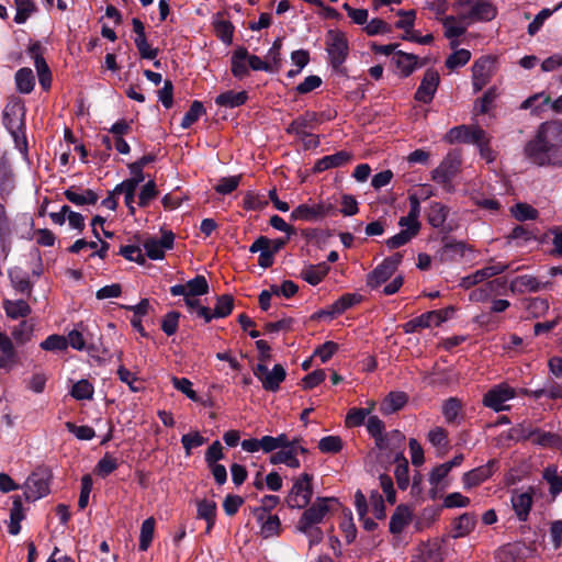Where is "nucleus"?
<instances>
[{"label":"nucleus","mask_w":562,"mask_h":562,"mask_svg":"<svg viewBox=\"0 0 562 562\" xmlns=\"http://www.w3.org/2000/svg\"><path fill=\"white\" fill-rule=\"evenodd\" d=\"M312 475L303 473L297 476L289 492L285 502L290 508H305L312 498Z\"/></svg>","instance_id":"obj_4"},{"label":"nucleus","mask_w":562,"mask_h":562,"mask_svg":"<svg viewBox=\"0 0 562 562\" xmlns=\"http://www.w3.org/2000/svg\"><path fill=\"white\" fill-rule=\"evenodd\" d=\"M460 159L454 154H448L440 165L431 172V179L440 184L449 183L458 173Z\"/></svg>","instance_id":"obj_13"},{"label":"nucleus","mask_w":562,"mask_h":562,"mask_svg":"<svg viewBox=\"0 0 562 562\" xmlns=\"http://www.w3.org/2000/svg\"><path fill=\"white\" fill-rule=\"evenodd\" d=\"M318 123L317 114L314 112H306L304 115L295 119L286 128V132L295 135H303L307 128H312Z\"/></svg>","instance_id":"obj_32"},{"label":"nucleus","mask_w":562,"mask_h":562,"mask_svg":"<svg viewBox=\"0 0 562 562\" xmlns=\"http://www.w3.org/2000/svg\"><path fill=\"white\" fill-rule=\"evenodd\" d=\"M335 213L331 203L321 201L314 204H300L291 212L292 221L316 222Z\"/></svg>","instance_id":"obj_6"},{"label":"nucleus","mask_w":562,"mask_h":562,"mask_svg":"<svg viewBox=\"0 0 562 562\" xmlns=\"http://www.w3.org/2000/svg\"><path fill=\"white\" fill-rule=\"evenodd\" d=\"M448 210L441 203L434 202L428 213V222L432 227H441L447 220Z\"/></svg>","instance_id":"obj_48"},{"label":"nucleus","mask_w":562,"mask_h":562,"mask_svg":"<svg viewBox=\"0 0 562 562\" xmlns=\"http://www.w3.org/2000/svg\"><path fill=\"white\" fill-rule=\"evenodd\" d=\"M154 530L155 519L153 517L145 519L140 527L139 550L146 551L149 548L154 537Z\"/></svg>","instance_id":"obj_47"},{"label":"nucleus","mask_w":562,"mask_h":562,"mask_svg":"<svg viewBox=\"0 0 562 562\" xmlns=\"http://www.w3.org/2000/svg\"><path fill=\"white\" fill-rule=\"evenodd\" d=\"M484 130L477 125H459L451 128L445 136L449 144L465 143L475 145L483 137Z\"/></svg>","instance_id":"obj_11"},{"label":"nucleus","mask_w":562,"mask_h":562,"mask_svg":"<svg viewBox=\"0 0 562 562\" xmlns=\"http://www.w3.org/2000/svg\"><path fill=\"white\" fill-rule=\"evenodd\" d=\"M375 403L371 401L368 408H351L346 416V424L349 427L360 426L364 423L366 418L370 415Z\"/></svg>","instance_id":"obj_44"},{"label":"nucleus","mask_w":562,"mask_h":562,"mask_svg":"<svg viewBox=\"0 0 562 562\" xmlns=\"http://www.w3.org/2000/svg\"><path fill=\"white\" fill-rule=\"evenodd\" d=\"M171 383L177 391L183 393L188 398L198 401L196 392L192 389V382L189 379L172 376Z\"/></svg>","instance_id":"obj_60"},{"label":"nucleus","mask_w":562,"mask_h":562,"mask_svg":"<svg viewBox=\"0 0 562 562\" xmlns=\"http://www.w3.org/2000/svg\"><path fill=\"white\" fill-rule=\"evenodd\" d=\"M340 529L342 530L348 543H351L356 539L357 529L353 524L352 514L350 510L344 513V518L340 522Z\"/></svg>","instance_id":"obj_63"},{"label":"nucleus","mask_w":562,"mask_h":562,"mask_svg":"<svg viewBox=\"0 0 562 562\" xmlns=\"http://www.w3.org/2000/svg\"><path fill=\"white\" fill-rule=\"evenodd\" d=\"M342 448V441L338 436H326L318 442V449L324 453H336Z\"/></svg>","instance_id":"obj_61"},{"label":"nucleus","mask_w":562,"mask_h":562,"mask_svg":"<svg viewBox=\"0 0 562 562\" xmlns=\"http://www.w3.org/2000/svg\"><path fill=\"white\" fill-rule=\"evenodd\" d=\"M285 437L286 435L284 434H281L278 437L263 436L262 438H260L261 450L266 453L277 451L279 447L284 445Z\"/></svg>","instance_id":"obj_62"},{"label":"nucleus","mask_w":562,"mask_h":562,"mask_svg":"<svg viewBox=\"0 0 562 562\" xmlns=\"http://www.w3.org/2000/svg\"><path fill=\"white\" fill-rule=\"evenodd\" d=\"M409 212L406 216H403L398 221L401 232L392 236L386 240V246L390 249L398 248L407 244L413 237H415L420 228L418 221L420 214V202L419 199L413 194L409 195Z\"/></svg>","instance_id":"obj_2"},{"label":"nucleus","mask_w":562,"mask_h":562,"mask_svg":"<svg viewBox=\"0 0 562 562\" xmlns=\"http://www.w3.org/2000/svg\"><path fill=\"white\" fill-rule=\"evenodd\" d=\"M449 472L448 467L443 464H439L430 471L428 481L430 484L429 496L431 499L438 498L449 486L446 481Z\"/></svg>","instance_id":"obj_22"},{"label":"nucleus","mask_w":562,"mask_h":562,"mask_svg":"<svg viewBox=\"0 0 562 562\" xmlns=\"http://www.w3.org/2000/svg\"><path fill=\"white\" fill-rule=\"evenodd\" d=\"M247 100V93L245 91L234 92V91H226L221 94H218L215 98V103L220 106L224 108H237L241 104H244Z\"/></svg>","instance_id":"obj_37"},{"label":"nucleus","mask_w":562,"mask_h":562,"mask_svg":"<svg viewBox=\"0 0 562 562\" xmlns=\"http://www.w3.org/2000/svg\"><path fill=\"white\" fill-rule=\"evenodd\" d=\"M407 402V395L404 392H391L381 404V412L383 414H392L402 407Z\"/></svg>","instance_id":"obj_38"},{"label":"nucleus","mask_w":562,"mask_h":562,"mask_svg":"<svg viewBox=\"0 0 562 562\" xmlns=\"http://www.w3.org/2000/svg\"><path fill=\"white\" fill-rule=\"evenodd\" d=\"M351 158L352 155L349 151L340 150L319 159L315 165V170L325 171L330 168L340 167L349 162Z\"/></svg>","instance_id":"obj_28"},{"label":"nucleus","mask_w":562,"mask_h":562,"mask_svg":"<svg viewBox=\"0 0 562 562\" xmlns=\"http://www.w3.org/2000/svg\"><path fill=\"white\" fill-rule=\"evenodd\" d=\"M562 8V2L559 3L553 10L542 9L535 19L528 25V34L535 35L543 25L544 21L551 16V14Z\"/></svg>","instance_id":"obj_56"},{"label":"nucleus","mask_w":562,"mask_h":562,"mask_svg":"<svg viewBox=\"0 0 562 562\" xmlns=\"http://www.w3.org/2000/svg\"><path fill=\"white\" fill-rule=\"evenodd\" d=\"M65 196L76 205L95 204L98 201V194L90 189L78 190L70 188L65 191Z\"/></svg>","instance_id":"obj_33"},{"label":"nucleus","mask_w":562,"mask_h":562,"mask_svg":"<svg viewBox=\"0 0 562 562\" xmlns=\"http://www.w3.org/2000/svg\"><path fill=\"white\" fill-rule=\"evenodd\" d=\"M453 313V308L430 311L411 321V325L420 326V328H427L431 326H439L446 322Z\"/></svg>","instance_id":"obj_24"},{"label":"nucleus","mask_w":562,"mask_h":562,"mask_svg":"<svg viewBox=\"0 0 562 562\" xmlns=\"http://www.w3.org/2000/svg\"><path fill=\"white\" fill-rule=\"evenodd\" d=\"M383 442L382 445H378V449L381 450V451H390V453L387 454V458H393L394 459V456L397 451H402L404 453V441H405V436L398 431V430H393L391 432H387L385 434V436L383 437Z\"/></svg>","instance_id":"obj_27"},{"label":"nucleus","mask_w":562,"mask_h":562,"mask_svg":"<svg viewBox=\"0 0 562 562\" xmlns=\"http://www.w3.org/2000/svg\"><path fill=\"white\" fill-rule=\"evenodd\" d=\"M393 461L396 463L395 479L397 486L401 490H406L409 484L407 459L402 451H397Z\"/></svg>","instance_id":"obj_34"},{"label":"nucleus","mask_w":562,"mask_h":562,"mask_svg":"<svg viewBox=\"0 0 562 562\" xmlns=\"http://www.w3.org/2000/svg\"><path fill=\"white\" fill-rule=\"evenodd\" d=\"M254 373L260 380L262 387L269 392H277L286 376L285 369L281 364H274L270 370L267 366L258 363Z\"/></svg>","instance_id":"obj_10"},{"label":"nucleus","mask_w":562,"mask_h":562,"mask_svg":"<svg viewBox=\"0 0 562 562\" xmlns=\"http://www.w3.org/2000/svg\"><path fill=\"white\" fill-rule=\"evenodd\" d=\"M248 52L244 47L237 48L232 56V72L237 78H243L248 74L247 68Z\"/></svg>","instance_id":"obj_39"},{"label":"nucleus","mask_w":562,"mask_h":562,"mask_svg":"<svg viewBox=\"0 0 562 562\" xmlns=\"http://www.w3.org/2000/svg\"><path fill=\"white\" fill-rule=\"evenodd\" d=\"M543 479L549 483L550 493L552 495H558L562 492V476L558 474L557 468H546L543 471Z\"/></svg>","instance_id":"obj_53"},{"label":"nucleus","mask_w":562,"mask_h":562,"mask_svg":"<svg viewBox=\"0 0 562 562\" xmlns=\"http://www.w3.org/2000/svg\"><path fill=\"white\" fill-rule=\"evenodd\" d=\"M439 85V75L434 69H428L424 74L423 80L415 92V99L423 103H429L434 99Z\"/></svg>","instance_id":"obj_19"},{"label":"nucleus","mask_w":562,"mask_h":562,"mask_svg":"<svg viewBox=\"0 0 562 562\" xmlns=\"http://www.w3.org/2000/svg\"><path fill=\"white\" fill-rule=\"evenodd\" d=\"M16 89L21 93H30L35 85L34 75L30 68H21L15 74Z\"/></svg>","instance_id":"obj_42"},{"label":"nucleus","mask_w":562,"mask_h":562,"mask_svg":"<svg viewBox=\"0 0 562 562\" xmlns=\"http://www.w3.org/2000/svg\"><path fill=\"white\" fill-rule=\"evenodd\" d=\"M205 112L203 104L200 101H193L189 111L184 114L181 121L182 128H189L195 123L200 116Z\"/></svg>","instance_id":"obj_51"},{"label":"nucleus","mask_w":562,"mask_h":562,"mask_svg":"<svg viewBox=\"0 0 562 562\" xmlns=\"http://www.w3.org/2000/svg\"><path fill=\"white\" fill-rule=\"evenodd\" d=\"M506 269L507 266L502 262H496L486 266L480 270H476L474 273L462 278L460 285L463 286L464 289H469L477 283L483 282L486 279H490L496 274L504 272Z\"/></svg>","instance_id":"obj_20"},{"label":"nucleus","mask_w":562,"mask_h":562,"mask_svg":"<svg viewBox=\"0 0 562 562\" xmlns=\"http://www.w3.org/2000/svg\"><path fill=\"white\" fill-rule=\"evenodd\" d=\"M23 490L26 501H37L48 494V480L45 474L34 472L26 479Z\"/></svg>","instance_id":"obj_12"},{"label":"nucleus","mask_w":562,"mask_h":562,"mask_svg":"<svg viewBox=\"0 0 562 562\" xmlns=\"http://www.w3.org/2000/svg\"><path fill=\"white\" fill-rule=\"evenodd\" d=\"M461 402L456 397L448 398L442 405V414L448 423H454L461 412Z\"/></svg>","instance_id":"obj_50"},{"label":"nucleus","mask_w":562,"mask_h":562,"mask_svg":"<svg viewBox=\"0 0 562 562\" xmlns=\"http://www.w3.org/2000/svg\"><path fill=\"white\" fill-rule=\"evenodd\" d=\"M368 432L375 439V445H382L384 434V423L378 416H369L367 422Z\"/></svg>","instance_id":"obj_49"},{"label":"nucleus","mask_w":562,"mask_h":562,"mask_svg":"<svg viewBox=\"0 0 562 562\" xmlns=\"http://www.w3.org/2000/svg\"><path fill=\"white\" fill-rule=\"evenodd\" d=\"M188 295L199 296L207 293L209 284L206 279L203 276H196L192 280H189L187 283Z\"/></svg>","instance_id":"obj_58"},{"label":"nucleus","mask_w":562,"mask_h":562,"mask_svg":"<svg viewBox=\"0 0 562 562\" xmlns=\"http://www.w3.org/2000/svg\"><path fill=\"white\" fill-rule=\"evenodd\" d=\"M8 276L12 286L21 293H29L32 289L29 273L19 267L8 270Z\"/></svg>","instance_id":"obj_29"},{"label":"nucleus","mask_w":562,"mask_h":562,"mask_svg":"<svg viewBox=\"0 0 562 562\" xmlns=\"http://www.w3.org/2000/svg\"><path fill=\"white\" fill-rule=\"evenodd\" d=\"M445 27V36L450 40V46L456 48L459 45L458 37L463 35L470 22L460 19L459 14L457 15H447L441 21Z\"/></svg>","instance_id":"obj_18"},{"label":"nucleus","mask_w":562,"mask_h":562,"mask_svg":"<svg viewBox=\"0 0 562 562\" xmlns=\"http://www.w3.org/2000/svg\"><path fill=\"white\" fill-rule=\"evenodd\" d=\"M16 13L14 16V22L18 24H23L26 20L33 15L37 8L34 0H14Z\"/></svg>","instance_id":"obj_41"},{"label":"nucleus","mask_w":562,"mask_h":562,"mask_svg":"<svg viewBox=\"0 0 562 562\" xmlns=\"http://www.w3.org/2000/svg\"><path fill=\"white\" fill-rule=\"evenodd\" d=\"M539 289V282L535 277L531 276H519L512 280L510 290L513 292H535Z\"/></svg>","instance_id":"obj_43"},{"label":"nucleus","mask_w":562,"mask_h":562,"mask_svg":"<svg viewBox=\"0 0 562 562\" xmlns=\"http://www.w3.org/2000/svg\"><path fill=\"white\" fill-rule=\"evenodd\" d=\"M480 138L475 146L479 149L481 158L491 164L496 159V153L490 147L491 137L484 132L483 137Z\"/></svg>","instance_id":"obj_59"},{"label":"nucleus","mask_w":562,"mask_h":562,"mask_svg":"<svg viewBox=\"0 0 562 562\" xmlns=\"http://www.w3.org/2000/svg\"><path fill=\"white\" fill-rule=\"evenodd\" d=\"M510 502L517 518L520 521L527 520L532 506V495L529 492H514Z\"/></svg>","instance_id":"obj_25"},{"label":"nucleus","mask_w":562,"mask_h":562,"mask_svg":"<svg viewBox=\"0 0 562 562\" xmlns=\"http://www.w3.org/2000/svg\"><path fill=\"white\" fill-rule=\"evenodd\" d=\"M513 216L518 221L535 220L538 216V211L527 203H517L512 209Z\"/></svg>","instance_id":"obj_54"},{"label":"nucleus","mask_w":562,"mask_h":562,"mask_svg":"<svg viewBox=\"0 0 562 562\" xmlns=\"http://www.w3.org/2000/svg\"><path fill=\"white\" fill-rule=\"evenodd\" d=\"M216 517V503L211 499L198 502V518L211 520Z\"/></svg>","instance_id":"obj_64"},{"label":"nucleus","mask_w":562,"mask_h":562,"mask_svg":"<svg viewBox=\"0 0 562 562\" xmlns=\"http://www.w3.org/2000/svg\"><path fill=\"white\" fill-rule=\"evenodd\" d=\"M412 514L407 507L398 506L390 519V531L400 533L409 524Z\"/></svg>","instance_id":"obj_36"},{"label":"nucleus","mask_w":562,"mask_h":562,"mask_svg":"<svg viewBox=\"0 0 562 562\" xmlns=\"http://www.w3.org/2000/svg\"><path fill=\"white\" fill-rule=\"evenodd\" d=\"M3 310L9 318L18 319L31 314V306L24 300H4Z\"/></svg>","instance_id":"obj_30"},{"label":"nucleus","mask_w":562,"mask_h":562,"mask_svg":"<svg viewBox=\"0 0 562 562\" xmlns=\"http://www.w3.org/2000/svg\"><path fill=\"white\" fill-rule=\"evenodd\" d=\"M254 515L257 522L260 525V535L263 538H270L279 535L281 522L277 515L265 509H255Z\"/></svg>","instance_id":"obj_21"},{"label":"nucleus","mask_w":562,"mask_h":562,"mask_svg":"<svg viewBox=\"0 0 562 562\" xmlns=\"http://www.w3.org/2000/svg\"><path fill=\"white\" fill-rule=\"evenodd\" d=\"M515 396L516 391L514 387L506 383H501L493 386L485 393L483 397V404L494 412L507 411L509 409V406L506 403L513 400Z\"/></svg>","instance_id":"obj_8"},{"label":"nucleus","mask_w":562,"mask_h":562,"mask_svg":"<svg viewBox=\"0 0 562 562\" xmlns=\"http://www.w3.org/2000/svg\"><path fill=\"white\" fill-rule=\"evenodd\" d=\"M495 461H490L487 464L475 468L462 476L464 488H472L482 482L486 481L493 474Z\"/></svg>","instance_id":"obj_23"},{"label":"nucleus","mask_w":562,"mask_h":562,"mask_svg":"<svg viewBox=\"0 0 562 562\" xmlns=\"http://www.w3.org/2000/svg\"><path fill=\"white\" fill-rule=\"evenodd\" d=\"M329 266L326 262L310 265L302 269L301 277L310 284L317 285L328 273Z\"/></svg>","instance_id":"obj_31"},{"label":"nucleus","mask_w":562,"mask_h":562,"mask_svg":"<svg viewBox=\"0 0 562 562\" xmlns=\"http://www.w3.org/2000/svg\"><path fill=\"white\" fill-rule=\"evenodd\" d=\"M326 50L333 67H340L349 52L346 34L338 30H329L326 34Z\"/></svg>","instance_id":"obj_5"},{"label":"nucleus","mask_w":562,"mask_h":562,"mask_svg":"<svg viewBox=\"0 0 562 562\" xmlns=\"http://www.w3.org/2000/svg\"><path fill=\"white\" fill-rule=\"evenodd\" d=\"M397 72L402 77H408L416 68L420 65L418 64V57L414 54H408L404 52H396L392 57Z\"/></svg>","instance_id":"obj_26"},{"label":"nucleus","mask_w":562,"mask_h":562,"mask_svg":"<svg viewBox=\"0 0 562 562\" xmlns=\"http://www.w3.org/2000/svg\"><path fill=\"white\" fill-rule=\"evenodd\" d=\"M296 528L307 537L311 547L318 544L323 540V531L316 525L297 522Z\"/></svg>","instance_id":"obj_55"},{"label":"nucleus","mask_w":562,"mask_h":562,"mask_svg":"<svg viewBox=\"0 0 562 562\" xmlns=\"http://www.w3.org/2000/svg\"><path fill=\"white\" fill-rule=\"evenodd\" d=\"M402 258L403 256L400 252L385 258L371 273L368 274L367 285L375 289L387 281L402 262Z\"/></svg>","instance_id":"obj_9"},{"label":"nucleus","mask_w":562,"mask_h":562,"mask_svg":"<svg viewBox=\"0 0 562 562\" xmlns=\"http://www.w3.org/2000/svg\"><path fill=\"white\" fill-rule=\"evenodd\" d=\"M40 347L46 351H64L67 349V339L61 335H50L40 344Z\"/></svg>","instance_id":"obj_52"},{"label":"nucleus","mask_w":562,"mask_h":562,"mask_svg":"<svg viewBox=\"0 0 562 562\" xmlns=\"http://www.w3.org/2000/svg\"><path fill=\"white\" fill-rule=\"evenodd\" d=\"M175 236L171 232L165 233L159 239L148 238L143 243L146 256L153 260H160L167 249L173 246Z\"/></svg>","instance_id":"obj_17"},{"label":"nucleus","mask_w":562,"mask_h":562,"mask_svg":"<svg viewBox=\"0 0 562 562\" xmlns=\"http://www.w3.org/2000/svg\"><path fill=\"white\" fill-rule=\"evenodd\" d=\"M476 519L471 514H463L453 522V537L460 538L469 535L475 527Z\"/></svg>","instance_id":"obj_40"},{"label":"nucleus","mask_w":562,"mask_h":562,"mask_svg":"<svg viewBox=\"0 0 562 562\" xmlns=\"http://www.w3.org/2000/svg\"><path fill=\"white\" fill-rule=\"evenodd\" d=\"M494 63L490 57H482L472 66V85L475 92L482 90L491 80Z\"/></svg>","instance_id":"obj_16"},{"label":"nucleus","mask_w":562,"mask_h":562,"mask_svg":"<svg viewBox=\"0 0 562 562\" xmlns=\"http://www.w3.org/2000/svg\"><path fill=\"white\" fill-rule=\"evenodd\" d=\"M337 503L335 498H317L316 502L307 508L299 519L300 524L317 525L330 510V504Z\"/></svg>","instance_id":"obj_15"},{"label":"nucleus","mask_w":562,"mask_h":562,"mask_svg":"<svg viewBox=\"0 0 562 562\" xmlns=\"http://www.w3.org/2000/svg\"><path fill=\"white\" fill-rule=\"evenodd\" d=\"M25 114V106L22 101L20 100H13L9 104H7L3 113V121L7 126V128L11 132V134L14 136L15 142H18V134L16 132L22 126V120Z\"/></svg>","instance_id":"obj_14"},{"label":"nucleus","mask_w":562,"mask_h":562,"mask_svg":"<svg viewBox=\"0 0 562 562\" xmlns=\"http://www.w3.org/2000/svg\"><path fill=\"white\" fill-rule=\"evenodd\" d=\"M34 331V324L27 321H22L16 325L11 335L19 345H24L31 340Z\"/></svg>","instance_id":"obj_45"},{"label":"nucleus","mask_w":562,"mask_h":562,"mask_svg":"<svg viewBox=\"0 0 562 562\" xmlns=\"http://www.w3.org/2000/svg\"><path fill=\"white\" fill-rule=\"evenodd\" d=\"M471 58V53L468 49L461 48L453 52L447 59L446 66L449 69H456L458 67H462L469 63Z\"/></svg>","instance_id":"obj_57"},{"label":"nucleus","mask_w":562,"mask_h":562,"mask_svg":"<svg viewBox=\"0 0 562 562\" xmlns=\"http://www.w3.org/2000/svg\"><path fill=\"white\" fill-rule=\"evenodd\" d=\"M70 394L77 401L91 400L94 394V387L88 380L82 379L72 385Z\"/></svg>","instance_id":"obj_46"},{"label":"nucleus","mask_w":562,"mask_h":562,"mask_svg":"<svg viewBox=\"0 0 562 562\" xmlns=\"http://www.w3.org/2000/svg\"><path fill=\"white\" fill-rule=\"evenodd\" d=\"M452 9L460 19L475 23L479 21H491L496 16V9L490 0H457Z\"/></svg>","instance_id":"obj_3"},{"label":"nucleus","mask_w":562,"mask_h":562,"mask_svg":"<svg viewBox=\"0 0 562 562\" xmlns=\"http://www.w3.org/2000/svg\"><path fill=\"white\" fill-rule=\"evenodd\" d=\"M562 146V122L549 121L540 125L536 137L525 148L528 158L538 166L553 164L557 150Z\"/></svg>","instance_id":"obj_1"},{"label":"nucleus","mask_w":562,"mask_h":562,"mask_svg":"<svg viewBox=\"0 0 562 562\" xmlns=\"http://www.w3.org/2000/svg\"><path fill=\"white\" fill-rule=\"evenodd\" d=\"M139 183L140 179H128L117 184L113 191V193H124L125 204L130 209L131 213L135 212L133 203L135 199V191Z\"/></svg>","instance_id":"obj_35"},{"label":"nucleus","mask_w":562,"mask_h":562,"mask_svg":"<svg viewBox=\"0 0 562 562\" xmlns=\"http://www.w3.org/2000/svg\"><path fill=\"white\" fill-rule=\"evenodd\" d=\"M305 452L304 447L300 446L296 440L289 441L286 436L284 445L270 456L269 461L271 464H285L291 469H297L301 467L297 454Z\"/></svg>","instance_id":"obj_7"}]
</instances>
